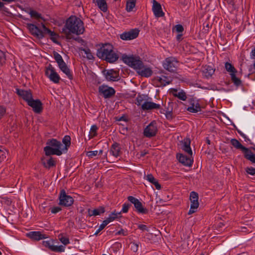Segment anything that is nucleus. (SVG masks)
<instances>
[{
    "label": "nucleus",
    "instance_id": "nucleus-1",
    "mask_svg": "<svg viewBox=\"0 0 255 255\" xmlns=\"http://www.w3.org/2000/svg\"><path fill=\"white\" fill-rule=\"evenodd\" d=\"M84 31L83 21L75 16L69 17L62 29V33L64 34L66 38L69 40L73 38V34L80 35L83 34Z\"/></svg>",
    "mask_w": 255,
    "mask_h": 255
},
{
    "label": "nucleus",
    "instance_id": "nucleus-2",
    "mask_svg": "<svg viewBox=\"0 0 255 255\" xmlns=\"http://www.w3.org/2000/svg\"><path fill=\"white\" fill-rule=\"evenodd\" d=\"M122 58L124 63L134 69L140 76L149 77L152 75L151 68L144 65L139 57L123 55Z\"/></svg>",
    "mask_w": 255,
    "mask_h": 255
},
{
    "label": "nucleus",
    "instance_id": "nucleus-3",
    "mask_svg": "<svg viewBox=\"0 0 255 255\" xmlns=\"http://www.w3.org/2000/svg\"><path fill=\"white\" fill-rule=\"evenodd\" d=\"M47 144L48 145L44 148L46 155H61L62 154L63 144L60 141L55 139H52L47 142Z\"/></svg>",
    "mask_w": 255,
    "mask_h": 255
},
{
    "label": "nucleus",
    "instance_id": "nucleus-4",
    "mask_svg": "<svg viewBox=\"0 0 255 255\" xmlns=\"http://www.w3.org/2000/svg\"><path fill=\"white\" fill-rule=\"evenodd\" d=\"M45 75L53 83L55 84L59 83L60 77L52 65H49L46 68Z\"/></svg>",
    "mask_w": 255,
    "mask_h": 255
},
{
    "label": "nucleus",
    "instance_id": "nucleus-5",
    "mask_svg": "<svg viewBox=\"0 0 255 255\" xmlns=\"http://www.w3.org/2000/svg\"><path fill=\"white\" fill-rule=\"evenodd\" d=\"M176 159L179 163L187 167H191L194 161L192 156L189 155V156H187L183 153H180L176 154Z\"/></svg>",
    "mask_w": 255,
    "mask_h": 255
},
{
    "label": "nucleus",
    "instance_id": "nucleus-6",
    "mask_svg": "<svg viewBox=\"0 0 255 255\" xmlns=\"http://www.w3.org/2000/svg\"><path fill=\"white\" fill-rule=\"evenodd\" d=\"M190 200L191 201L190 209L188 214L191 215L196 212V210L199 207L198 194L197 192L192 191L190 193Z\"/></svg>",
    "mask_w": 255,
    "mask_h": 255
},
{
    "label": "nucleus",
    "instance_id": "nucleus-7",
    "mask_svg": "<svg viewBox=\"0 0 255 255\" xmlns=\"http://www.w3.org/2000/svg\"><path fill=\"white\" fill-rule=\"evenodd\" d=\"M74 200L72 197L67 195L65 190L60 192L59 196V204L64 206H70L73 203Z\"/></svg>",
    "mask_w": 255,
    "mask_h": 255
},
{
    "label": "nucleus",
    "instance_id": "nucleus-8",
    "mask_svg": "<svg viewBox=\"0 0 255 255\" xmlns=\"http://www.w3.org/2000/svg\"><path fill=\"white\" fill-rule=\"evenodd\" d=\"M157 132V126L156 123L152 122L144 130V135L147 137H151L156 135Z\"/></svg>",
    "mask_w": 255,
    "mask_h": 255
},
{
    "label": "nucleus",
    "instance_id": "nucleus-9",
    "mask_svg": "<svg viewBox=\"0 0 255 255\" xmlns=\"http://www.w3.org/2000/svg\"><path fill=\"white\" fill-rule=\"evenodd\" d=\"M112 49H113L112 45L105 44L98 50L97 55L99 58L103 59L106 57L107 55L112 52Z\"/></svg>",
    "mask_w": 255,
    "mask_h": 255
},
{
    "label": "nucleus",
    "instance_id": "nucleus-10",
    "mask_svg": "<svg viewBox=\"0 0 255 255\" xmlns=\"http://www.w3.org/2000/svg\"><path fill=\"white\" fill-rule=\"evenodd\" d=\"M102 72L106 80L109 81H117L119 79V74L117 71L113 69L104 70Z\"/></svg>",
    "mask_w": 255,
    "mask_h": 255
},
{
    "label": "nucleus",
    "instance_id": "nucleus-11",
    "mask_svg": "<svg viewBox=\"0 0 255 255\" xmlns=\"http://www.w3.org/2000/svg\"><path fill=\"white\" fill-rule=\"evenodd\" d=\"M99 91L100 94L102 95L105 98L111 97L115 95L116 92L114 88L105 85L100 86Z\"/></svg>",
    "mask_w": 255,
    "mask_h": 255
},
{
    "label": "nucleus",
    "instance_id": "nucleus-12",
    "mask_svg": "<svg viewBox=\"0 0 255 255\" xmlns=\"http://www.w3.org/2000/svg\"><path fill=\"white\" fill-rule=\"evenodd\" d=\"M191 140L189 138H185L183 140L180 141V145L181 148L189 155L192 156L193 155L192 151L190 147Z\"/></svg>",
    "mask_w": 255,
    "mask_h": 255
},
{
    "label": "nucleus",
    "instance_id": "nucleus-13",
    "mask_svg": "<svg viewBox=\"0 0 255 255\" xmlns=\"http://www.w3.org/2000/svg\"><path fill=\"white\" fill-rule=\"evenodd\" d=\"M139 31L138 30L132 29L128 32H126L121 34L120 37L123 40H131L137 37Z\"/></svg>",
    "mask_w": 255,
    "mask_h": 255
},
{
    "label": "nucleus",
    "instance_id": "nucleus-14",
    "mask_svg": "<svg viewBox=\"0 0 255 255\" xmlns=\"http://www.w3.org/2000/svg\"><path fill=\"white\" fill-rule=\"evenodd\" d=\"M27 104L30 106L36 113H40L42 110V104L39 100H31Z\"/></svg>",
    "mask_w": 255,
    "mask_h": 255
},
{
    "label": "nucleus",
    "instance_id": "nucleus-15",
    "mask_svg": "<svg viewBox=\"0 0 255 255\" xmlns=\"http://www.w3.org/2000/svg\"><path fill=\"white\" fill-rule=\"evenodd\" d=\"M42 244L44 247L48 248L51 251L53 252L61 253L65 251L64 246L62 245L59 246H54L49 241H43Z\"/></svg>",
    "mask_w": 255,
    "mask_h": 255
},
{
    "label": "nucleus",
    "instance_id": "nucleus-16",
    "mask_svg": "<svg viewBox=\"0 0 255 255\" xmlns=\"http://www.w3.org/2000/svg\"><path fill=\"white\" fill-rule=\"evenodd\" d=\"M27 27L31 33L38 38L44 37L43 30H40L36 26L33 24H27Z\"/></svg>",
    "mask_w": 255,
    "mask_h": 255
},
{
    "label": "nucleus",
    "instance_id": "nucleus-17",
    "mask_svg": "<svg viewBox=\"0 0 255 255\" xmlns=\"http://www.w3.org/2000/svg\"><path fill=\"white\" fill-rule=\"evenodd\" d=\"M152 10L156 17H162L164 15L160 4L155 0H153Z\"/></svg>",
    "mask_w": 255,
    "mask_h": 255
},
{
    "label": "nucleus",
    "instance_id": "nucleus-18",
    "mask_svg": "<svg viewBox=\"0 0 255 255\" xmlns=\"http://www.w3.org/2000/svg\"><path fill=\"white\" fill-rule=\"evenodd\" d=\"M16 93L28 103L32 99V95L30 91L16 89Z\"/></svg>",
    "mask_w": 255,
    "mask_h": 255
},
{
    "label": "nucleus",
    "instance_id": "nucleus-19",
    "mask_svg": "<svg viewBox=\"0 0 255 255\" xmlns=\"http://www.w3.org/2000/svg\"><path fill=\"white\" fill-rule=\"evenodd\" d=\"M42 28L43 29V32L44 34H48L50 37V39L55 43H58L57 39L59 37V35L58 34L55 33L54 31H52L48 28H47L45 25L43 24L42 25Z\"/></svg>",
    "mask_w": 255,
    "mask_h": 255
},
{
    "label": "nucleus",
    "instance_id": "nucleus-20",
    "mask_svg": "<svg viewBox=\"0 0 255 255\" xmlns=\"http://www.w3.org/2000/svg\"><path fill=\"white\" fill-rule=\"evenodd\" d=\"M175 59L172 57H169L165 59L163 64L164 68L170 72H174L175 68Z\"/></svg>",
    "mask_w": 255,
    "mask_h": 255
},
{
    "label": "nucleus",
    "instance_id": "nucleus-21",
    "mask_svg": "<svg viewBox=\"0 0 255 255\" xmlns=\"http://www.w3.org/2000/svg\"><path fill=\"white\" fill-rule=\"evenodd\" d=\"M27 236L32 240L35 241H39L47 238L46 235L39 231L30 232L27 234Z\"/></svg>",
    "mask_w": 255,
    "mask_h": 255
},
{
    "label": "nucleus",
    "instance_id": "nucleus-22",
    "mask_svg": "<svg viewBox=\"0 0 255 255\" xmlns=\"http://www.w3.org/2000/svg\"><path fill=\"white\" fill-rule=\"evenodd\" d=\"M146 100V101L143 104L141 109L143 110H151L153 109H158L160 107L159 104L154 103L150 101Z\"/></svg>",
    "mask_w": 255,
    "mask_h": 255
},
{
    "label": "nucleus",
    "instance_id": "nucleus-23",
    "mask_svg": "<svg viewBox=\"0 0 255 255\" xmlns=\"http://www.w3.org/2000/svg\"><path fill=\"white\" fill-rule=\"evenodd\" d=\"M190 106L187 108V110L191 113H197L201 111V106L198 102H195L193 99L190 100Z\"/></svg>",
    "mask_w": 255,
    "mask_h": 255
},
{
    "label": "nucleus",
    "instance_id": "nucleus-24",
    "mask_svg": "<svg viewBox=\"0 0 255 255\" xmlns=\"http://www.w3.org/2000/svg\"><path fill=\"white\" fill-rule=\"evenodd\" d=\"M202 72L203 77L208 79L214 73L215 69L211 66L205 65L202 67Z\"/></svg>",
    "mask_w": 255,
    "mask_h": 255
},
{
    "label": "nucleus",
    "instance_id": "nucleus-25",
    "mask_svg": "<svg viewBox=\"0 0 255 255\" xmlns=\"http://www.w3.org/2000/svg\"><path fill=\"white\" fill-rule=\"evenodd\" d=\"M176 31L177 34H176V40L180 41L183 39V32L184 28L182 25L178 24H176Z\"/></svg>",
    "mask_w": 255,
    "mask_h": 255
},
{
    "label": "nucleus",
    "instance_id": "nucleus-26",
    "mask_svg": "<svg viewBox=\"0 0 255 255\" xmlns=\"http://www.w3.org/2000/svg\"><path fill=\"white\" fill-rule=\"evenodd\" d=\"M110 153L114 157H117L121 154V147L117 143H114L111 147Z\"/></svg>",
    "mask_w": 255,
    "mask_h": 255
},
{
    "label": "nucleus",
    "instance_id": "nucleus-27",
    "mask_svg": "<svg viewBox=\"0 0 255 255\" xmlns=\"http://www.w3.org/2000/svg\"><path fill=\"white\" fill-rule=\"evenodd\" d=\"M118 58L119 56L118 54L113 51V49H112V52L107 55L106 57L103 58V59L110 63H114L116 61Z\"/></svg>",
    "mask_w": 255,
    "mask_h": 255
},
{
    "label": "nucleus",
    "instance_id": "nucleus-28",
    "mask_svg": "<svg viewBox=\"0 0 255 255\" xmlns=\"http://www.w3.org/2000/svg\"><path fill=\"white\" fill-rule=\"evenodd\" d=\"M231 143L235 148L241 149L243 152L245 151H248V148L243 146L239 140L235 138L232 139Z\"/></svg>",
    "mask_w": 255,
    "mask_h": 255
},
{
    "label": "nucleus",
    "instance_id": "nucleus-29",
    "mask_svg": "<svg viewBox=\"0 0 255 255\" xmlns=\"http://www.w3.org/2000/svg\"><path fill=\"white\" fill-rule=\"evenodd\" d=\"M58 66L61 70L67 75L69 79H72V74L65 63L60 64V65Z\"/></svg>",
    "mask_w": 255,
    "mask_h": 255
},
{
    "label": "nucleus",
    "instance_id": "nucleus-30",
    "mask_svg": "<svg viewBox=\"0 0 255 255\" xmlns=\"http://www.w3.org/2000/svg\"><path fill=\"white\" fill-rule=\"evenodd\" d=\"M244 155L246 159L250 160L252 163H255V154H254L250 149L248 148V151H245Z\"/></svg>",
    "mask_w": 255,
    "mask_h": 255
},
{
    "label": "nucleus",
    "instance_id": "nucleus-31",
    "mask_svg": "<svg viewBox=\"0 0 255 255\" xmlns=\"http://www.w3.org/2000/svg\"><path fill=\"white\" fill-rule=\"evenodd\" d=\"M121 212H117L115 211L113 212L109 216V217L105 220L107 221V223L109 224L110 222L113 221L115 219L121 217Z\"/></svg>",
    "mask_w": 255,
    "mask_h": 255
},
{
    "label": "nucleus",
    "instance_id": "nucleus-32",
    "mask_svg": "<svg viewBox=\"0 0 255 255\" xmlns=\"http://www.w3.org/2000/svg\"><path fill=\"white\" fill-rule=\"evenodd\" d=\"M104 212V208L102 207H100L97 209H95L94 210L89 209L88 211V215L89 216L99 215L101 213H103Z\"/></svg>",
    "mask_w": 255,
    "mask_h": 255
},
{
    "label": "nucleus",
    "instance_id": "nucleus-33",
    "mask_svg": "<svg viewBox=\"0 0 255 255\" xmlns=\"http://www.w3.org/2000/svg\"><path fill=\"white\" fill-rule=\"evenodd\" d=\"M148 99H150L147 96L144 95H138L136 98V102L135 104L138 106H142L143 104L148 100Z\"/></svg>",
    "mask_w": 255,
    "mask_h": 255
},
{
    "label": "nucleus",
    "instance_id": "nucleus-34",
    "mask_svg": "<svg viewBox=\"0 0 255 255\" xmlns=\"http://www.w3.org/2000/svg\"><path fill=\"white\" fill-rule=\"evenodd\" d=\"M43 164L45 167L49 168L51 167L55 166L56 162L52 157H49L48 159L43 160Z\"/></svg>",
    "mask_w": 255,
    "mask_h": 255
},
{
    "label": "nucleus",
    "instance_id": "nucleus-35",
    "mask_svg": "<svg viewBox=\"0 0 255 255\" xmlns=\"http://www.w3.org/2000/svg\"><path fill=\"white\" fill-rule=\"evenodd\" d=\"M96 3L101 10L104 12L107 11L108 7L105 0H96Z\"/></svg>",
    "mask_w": 255,
    "mask_h": 255
},
{
    "label": "nucleus",
    "instance_id": "nucleus-36",
    "mask_svg": "<svg viewBox=\"0 0 255 255\" xmlns=\"http://www.w3.org/2000/svg\"><path fill=\"white\" fill-rule=\"evenodd\" d=\"M70 140V137L68 135L65 136L63 138L62 142L64 144V145H63L62 146V149L63 151H66L67 150V147L70 146L71 144Z\"/></svg>",
    "mask_w": 255,
    "mask_h": 255
},
{
    "label": "nucleus",
    "instance_id": "nucleus-37",
    "mask_svg": "<svg viewBox=\"0 0 255 255\" xmlns=\"http://www.w3.org/2000/svg\"><path fill=\"white\" fill-rule=\"evenodd\" d=\"M134 206L139 213L142 214H146L147 213V209L143 208L141 203L139 201L136 202Z\"/></svg>",
    "mask_w": 255,
    "mask_h": 255
},
{
    "label": "nucleus",
    "instance_id": "nucleus-38",
    "mask_svg": "<svg viewBox=\"0 0 255 255\" xmlns=\"http://www.w3.org/2000/svg\"><path fill=\"white\" fill-rule=\"evenodd\" d=\"M236 73H230L231 80L234 85L236 86H239L242 84V81L236 76Z\"/></svg>",
    "mask_w": 255,
    "mask_h": 255
},
{
    "label": "nucleus",
    "instance_id": "nucleus-39",
    "mask_svg": "<svg viewBox=\"0 0 255 255\" xmlns=\"http://www.w3.org/2000/svg\"><path fill=\"white\" fill-rule=\"evenodd\" d=\"M225 67L226 70L230 73H236L237 72V70L234 66L228 62L225 63Z\"/></svg>",
    "mask_w": 255,
    "mask_h": 255
},
{
    "label": "nucleus",
    "instance_id": "nucleus-40",
    "mask_svg": "<svg viewBox=\"0 0 255 255\" xmlns=\"http://www.w3.org/2000/svg\"><path fill=\"white\" fill-rule=\"evenodd\" d=\"M136 0H128L126 4V9L128 11H131L135 7Z\"/></svg>",
    "mask_w": 255,
    "mask_h": 255
},
{
    "label": "nucleus",
    "instance_id": "nucleus-41",
    "mask_svg": "<svg viewBox=\"0 0 255 255\" xmlns=\"http://www.w3.org/2000/svg\"><path fill=\"white\" fill-rule=\"evenodd\" d=\"M177 92V90L176 89V98L183 101H186L187 98L186 93L182 90L178 93Z\"/></svg>",
    "mask_w": 255,
    "mask_h": 255
},
{
    "label": "nucleus",
    "instance_id": "nucleus-42",
    "mask_svg": "<svg viewBox=\"0 0 255 255\" xmlns=\"http://www.w3.org/2000/svg\"><path fill=\"white\" fill-rule=\"evenodd\" d=\"M53 55L55 60L58 63V66L60 65V64H62L65 63L63 61L62 56L57 52H54Z\"/></svg>",
    "mask_w": 255,
    "mask_h": 255
},
{
    "label": "nucleus",
    "instance_id": "nucleus-43",
    "mask_svg": "<svg viewBox=\"0 0 255 255\" xmlns=\"http://www.w3.org/2000/svg\"><path fill=\"white\" fill-rule=\"evenodd\" d=\"M82 51L84 53V56H86L87 59L89 60L94 59V57L89 49H83Z\"/></svg>",
    "mask_w": 255,
    "mask_h": 255
},
{
    "label": "nucleus",
    "instance_id": "nucleus-44",
    "mask_svg": "<svg viewBox=\"0 0 255 255\" xmlns=\"http://www.w3.org/2000/svg\"><path fill=\"white\" fill-rule=\"evenodd\" d=\"M97 129L98 128L96 125L92 126L89 133L90 138H92L96 136Z\"/></svg>",
    "mask_w": 255,
    "mask_h": 255
},
{
    "label": "nucleus",
    "instance_id": "nucleus-45",
    "mask_svg": "<svg viewBox=\"0 0 255 255\" xmlns=\"http://www.w3.org/2000/svg\"><path fill=\"white\" fill-rule=\"evenodd\" d=\"M58 239L60 241V242L65 246L67 245L70 243L69 239L67 237H64L61 234L58 236Z\"/></svg>",
    "mask_w": 255,
    "mask_h": 255
},
{
    "label": "nucleus",
    "instance_id": "nucleus-46",
    "mask_svg": "<svg viewBox=\"0 0 255 255\" xmlns=\"http://www.w3.org/2000/svg\"><path fill=\"white\" fill-rule=\"evenodd\" d=\"M29 14H30L31 17L34 18L36 19H39L40 18H41V14L35 10H31L29 12Z\"/></svg>",
    "mask_w": 255,
    "mask_h": 255
},
{
    "label": "nucleus",
    "instance_id": "nucleus-47",
    "mask_svg": "<svg viewBox=\"0 0 255 255\" xmlns=\"http://www.w3.org/2000/svg\"><path fill=\"white\" fill-rule=\"evenodd\" d=\"M108 224L107 223V221H106L105 220H104L102 224H101V225L100 226L99 229L97 230V231L95 233V235H98L99 234V233H100L102 230H103Z\"/></svg>",
    "mask_w": 255,
    "mask_h": 255
},
{
    "label": "nucleus",
    "instance_id": "nucleus-48",
    "mask_svg": "<svg viewBox=\"0 0 255 255\" xmlns=\"http://www.w3.org/2000/svg\"><path fill=\"white\" fill-rule=\"evenodd\" d=\"M246 171L250 175H255V168H254L253 167H247L246 168Z\"/></svg>",
    "mask_w": 255,
    "mask_h": 255
},
{
    "label": "nucleus",
    "instance_id": "nucleus-49",
    "mask_svg": "<svg viewBox=\"0 0 255 255\" xmlns=\"http://www.w3.org/2000/svg\"><path fill=\"white\" fill-rule=\"evenodd\" d=\"M145 178L152 184L156 180V179L151 174L147 175L145 177Z\"/></svg>",
    "mask_w": 255,
    "mask_h": 255
},
{
    "label": "nucleus",
    "instance_id": "nucleus-50",
    "mask_svg": "<svg viewBox=\"0 0 255 255\" xmlns=\"http://www.w3.org/2000/svg\"><path fill=\"white\" fill-rule=\"evenodd\" d=\"M98 151L97 150H95V151H88L86 153V155L90 157V158H92L94 156H95L96 155H98Z\"/></svg>",
    "mask_w": 255,
    "mask_h": 255
},
{
    "label": "nucleus",
    "instance_id": "nucleus-51",
    "mask_svg": "<svg viewBox=\"0 0 255 255\" xmlns=\"http://www.w3.org/2000/svg\"><path fill=\"white\" fill-rule=\"evenodd\" d=\"M130 245L131 250H132L134 252H136L138 250V245L134 242L131 243Z\"/></svg>",
    "mask_w": 255,
    "mask_h": 255
},
{
    "label": "nucleus",
    "instance_id": "nucleus-52",
    "mask_svg": "<svg viewBox=\"0 0 255 255\" xmlns=\"http://www.w3.org/2000/svg\"><path fill=\"white\" fill-rule=\"evenodd\" d=\"M128 200L129 201H130L131 203H132V204H133L134 205H135V203H136V202L139 201V200L137 199L134 198L133 196H128Z\"/></svg>",
    "mask_w": 255,
    "mask_h": 255
},
{
    "label": "nucleus",
    "instance_id": "nucleus-53",
    "mask_svg": "<svg viewBox=\"0 0 255 255\" xmlns=\"http://www.w3.org/2000/svg\"><path fill=\"white\" fill-rule=\"evenodd\" d=\"M128 200L129 201H130L131 203H132V204H133L134 205H135V203H136V202L139 201V200L137 199L134 198L133 196H128Z\"/></svg>",
    "mask_w": 255,
    "mask_h": 255
},
{
    "label": "nucleus",
    "instance_id": "nucleus-54",
    "mask_svg": "<svg viewBox=\"0 0 255 255\" xmlns=\"http://www.w3.org/2000/svg\"><path fill=\"white\" fill-rule=\"evenodd\" d=\"M129 206L130 205L128 204L125 203L123 205V209H122V212H123V213L128 212Z\"/></svg>",
    "mask_w": 255,
    "mask_h": 255
},
{
    "label": "nucleus",
    "instance_id": "nucleus-55",
    "mask_svg": "<svg viewBox=\"0 0 255 255\" xmlns=\"http://www.w3.org/2000/svg\"><path fill=\"white\" fill-rule=\"evenodd\" d=\"M5 61V55L4 53L0 50V63H2Z\"/></svg>",
    "mask_w": 255,
    "mask_h": 255
},
{
    "label": "nucleus",
    "instance_id": "nucleus-56",
    "mask_svg": "<svg viewBox=\"0 0 255 255\" xmlns=\"http://www.w3.org/2000/svg\"><path fill=\"white\" fill-rule=\"evenodd\" d=\"M5 112V108L3 106H0V119L4 115Z\"/></svg>",
    "mask_w": 255,
    "mask_h": 255
},
{
    "label": "nucleus",
    "instance_id": "nucleus-57",
    "mask_svg": "<svg viewBox=\"0 0 255 255\" xmlns=\"http://www.w3.org/2000/svg\"><path fill=\"white\" fill-rule=\"evenodd\" d=\"M164 78H165V77H163V78L159 77V78H158V79L157 80L158 82H159L160 83L161 85L165 86L166 85V84H169L168 82H166V83H165V80L163 79Z\"/></svg>",
    "mask_w": 255,
    "mask_h": 255
},
{
    "label": "nucleus",
    "instance_id": "nucleus-58",
    "mask_svg": "<svg viewBox=\"0 0 255 255\" xmlns=\"http://www.w3.org/2000/svg\"><path fill=\"white\" fill-rule=\"evenodd\" d=\"M166 117L168 120H171L172 119V114L171 111H168L165 114Z\"/></svg>",
    "mask_w": 255,
    "mask_h": 255
},
{
    "label": "nucleus",
    "instance_id": "nucleus-59",
    "mask_svg": "<svg viewBox=\"0 0 255 255\" xmlns=\"http://www.w3.org/2000/svg\"><path fill=\"white\" fill-rule=\"evenodd\" d=\"M116 235H122L123 236H127L128 234L127 231H125L123 229H121L116 233Z\"/></svg>",
    "mask_w": 255,
    "mask_h": 255
},
{
    "label": "nucleus",
    "instance_id": "nucleus-60",
    "mask_svg": "<svg viewBox=\"0 0 255 255\" xmlns=\"http://www.w3.org/2000/svg\"><path fill=\"white\" fill-rule=\"evenodd\" d=\"M60 210H61V209L60 207H54V208H52L51 212L52 213L55 214V213L59 212Z\"/></svg>",
    "mask_w": 255,
    "mask_h": 255
},
{
    "label": "nucleus",
    "instance_id": "nucleus-61",
    "mask_svg": "<svg viewBox=\"0 0 255 255\" xmlns=\"http://www.w3.org/2000/svg\"><path fill=\"white\" fill-rule=\"evenodd\" d=\"M138 228L142 231H148L147 226L145 225H139L138 226Z\"/></svg>",
    "mask_w": 255,
    "mask_h": 255
},
{
    "label": "nucleus",
    "instance_id": "nucleus-62",
    "mask_svg": "<svg viewBox=\"0 0 255 255\" xmlns=\"http://www.w3.org/2000/svg\"><path fill=\"white\" fill-rule=\"evenodd\" d=\"M155 187V188L158 189V190H159L161 189V186L159 184V183L158 182V181L157 180H156L154 182H153L152 183Z\"/></svg>",
    "mask_w": 255,
    "mask_h": 255
},
{
    "label": "nucleus",
    "instance_id": "nucleus-63",
    "mask_svg": "<svg viewBox=\"0 0 255 255\" xmlns=\"http://www.w3.org/2000/svg\"><path fill=\"white\" fill-rule=\"evenodd\" d=\"M251 57L252 59L255 58V47L251 51Z\"/></svg>",
    "mask_w": 255,
    "mask_h": 255
},
{
    "label": "nucleus",
    "instance_id": "nucleus-64",
    "mask_svg": "<svg viewBox=\"0 0 255 255\" xmlns=\"http://www.w3.org/2000/svg\"><path fill=\"white\" fill-rule=\"evenodd\" d=\"M179 1L180 3L184 5H187L188 0H179Z\"/></svg>",
    "mask_w": 255,
    "mask_h": 255
}]
</instances>
